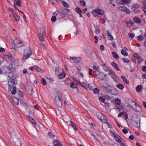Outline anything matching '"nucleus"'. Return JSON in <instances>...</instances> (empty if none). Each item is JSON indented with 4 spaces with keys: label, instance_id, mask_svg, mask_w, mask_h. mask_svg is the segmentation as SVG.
Returning <instances> with one entry per match:
<instances>
[{
    "label": "nucleus",
    "instance_id": "nucleus-1",
    "mask_svg": "<svg viewBox=\"0 0 146 146\" xmlns=\"http://www.w3.org/2000/svg\"><path fill=\"white\" fill-rule=\"evenodd\" d=\"M17 83V82L16 78L8 79V91L11 92L12 90L11 93L12 94L15 95L16 93V87L13 86L16 85Z\"/></svg>",
    "mask_w": 146,
    "mask_h": 146
},
{
    "label": "nucleus",
    "instance_id": "nucleus-2",
    "mask_svg": "<svg viewBox=\"0 0 146 146\" xmlns=\"http://www.w3.org/2000/svg\"><path fill=\"white\" fill-rule=\"evenodd\" d=\"M62 96V94L60 92H58L57 95L55 97V102L56 105L59 107H61L62 105V100L61 98Z\"/></svg>",
    "mask_w": 146,
    "mask_h": 146
},
{
    "label": "nucleus",
    "instance_id": "nucleus-3",
    "mask_svg": "<svg viewBox=\"0 0 146 146\" xmlns=\"http://www.w3.org/2000/svg\"><path fill=\"white\" fill-rule=\"evenodd\" d=\"M32 54V52H31L30 49L29 48L25 49L24 53V57L22 58V60L24 61L29 58L30 56Z\"/></svg>",
    "mask_w": 146,
    "mask_h": 146
},
{
    "label": "nucleus",
    "instance_id": "nucleus-4",
    "mask_svg": "<svg viewBox=\"0 0 146 146\" xmlns=\"http://www.w3.org/2000/svg\"><path fill=\"white\" fill-rule=\"evenodd\" d=\"M38 38L40 40L42 41H44V33L43 29L42 28H40L38 30Z\"/></svg>",
    "mask_w": 146,
    "mask_h": 146
},
{
    "label": "nucleus",
    "instance_id": "nucleus-5",
    "mask_svg": "<svg viewBox=\"0 0 146 146\" xmlns=\"http://www.w3.org/2000/svg\"><path fill=\"white\" fill-rule=\"evenodd\" d=\"M7 69L8 70V72H6V73L7 74V76L9 79H15V77L14 76L13 73L11 72V69L10 67H7Z\"/></svg>",
    "mask_w": 146,
    "mask_h": 146
},
{
    "label": "nucleus",
    "instance_id": "nucleus-6",
    "mask_svg": "<svg viewBox=\"0 0 146 146\" xmlns=\"http://www.w3.org/2000/svg\"><path fill=\"white\" fill-rule=\"evenodd\" d=\"M101 86L104 88L108 92H111L112 91L111 90L110 88V86L106 83H102L100 84Z\"/></svg>",
    "mask_w": 146,
    "mask_h": 146
},
{
    "label": "nucleus",
    "instance_id": "nucleus-7",
    "mask_svg": "<svg viewBox=\"0 0 146 146\" xmlns=\"http://www.w3.org/2000/svg\"><path fill=\"white\" fill-rule=\"evenodd\" d=\"M98 117L102 122L108 124V123L107 122V120L105 117V116L102 114H99L98 115Z\"/></svg>",
    "mask_w": 146,
    "mask_h": 146
},
{
    "label": "nucleus",
    "instance_id": "nucleus-8",
    "mask_svg": "<svg viewBox=\"0 0 146 146\" xmlns=\"http://www.w3.org/2000/svg\"><path fill=\"white\" fill-rule=\"evenodd\" d=\"M13 42L15 46L17 47H21L23 45V42L21 41H19L15 39L14 40Z\"/></svg>",
    "mask_w": 146,
    "mask_h": 146
},
{
    "label": "nucleus",
    "instance_id": "nucleus-9",
    "mask_svg": "<svg viewBox=\"0 0 146 146\" xmlns=\"http://www.w3.org/2000/svg\"><path fill=\"white\" fill-rule=\"evenodd\" d=\"M57 12L58 13H56L55 14L57 16L59 15V14H60L62 15V17H64L66 15V13L64 11V10L63 9L60 11H57Z\"/></svg>",
    "mask_w": 146,
    "mask_h": 146
},
{
    "label": "nucleus",
    "instance_id": "nucleus-10",
    "mask_svg": "<svg viewBox=\"0 0 146 146\" xmlns=\"http://www.w3.org/2000/svg\"><path fill=\"white\" fill-rule=\"evenodd\" d=\"M126 100L127 101L128 105L131 108H132V105L135 103V102L132 99L127 98Z\"/></svg>",
    "mask_w": 146,
    "mask_h": 146
},
{
    "label": "nucleus",
    "instance_id": "nucleus-11",
    "mask_svg": "<svg viewBox=\"0 0 146 146\" xmlns=\"http://www.w3.org/2000/svg\"><path fill=\"white\" fill-rule=\"evenodd\" d=\"M135 106V107L133 109L134 110H136L137 111H140L141 110V108L140 107L137 105L136 103L135 102L134 104Z\"/></svg>",
    "mask_w": 146,
    "mask_h": 146
},
{
    "label": "nucleus",
    "instance_id": "nucleus-12",
    "mask_svg": "<svg viewBox=\"0 0 146 146\" xmlns=\"http://www.w3.org/2000/svg\"><path fill=\"white\" fill-rule=\"evenodd\" d=\"M114 137L117 142L120 143L121 142V138L119 135L117 134L115 135Z\"/></svg>",
    "mask_w": 146,
    "mask_h": 146
},
{
    "label": "nucleus",
    "instance_id": "nucleus-13",
    "mask_svg": "<svg viewBox=\"0 0 146 146\" xmlns=\"http://www.w3.org/2000/svg\"><path fill=\"white\" fill-rule=\"evenodd\" d=\"M6 56L8 59L10 61H13L14 60L11 54L10 53L8 54L7 55H6Z\"/></svg>",
    "mask_w": 146,
    "mask_h": 146
},
{
    "label": "nucleus",
    "instance_id": "nucleus-14",
    "mask_svg": "<svg viewBox=\"0 0 146 146\" xmlns=\"http://www.w3.org/2000/svg\"><path fill=\"white\" fill-rule=\"evenodd\" d=\"M12 15L16 21H19V17L15 13H12Z\"/></svg>",
    "mask_w": 146,
    "mask_h": 146
},
{
    "label": "nucleus",
    "instance_id": "nucleus-15",
    "mask_svg": "<svg viewBox=\"0 0 146 146\" xmlns=\"http://www.w3.org/2000/svg\"><path fill=\"white\" fill-rule=\"evenodd\" d=\"M133 20L134 22L137 23H140L141 22L140 19L136 17H135L134 18Z\"/></svg>",
    "mask_w": 146,
    "mask_h": 146
},
{
    "label": "nucleus",
    "instance_id": "nucleus-16",
    "mask_svg": "<svg viewBox=\"0 0 146 146\" xmlns=\"http://www.w3.org/2000/svg\"><path fill=\"white\" fill-rule=\"evenodd\" d=\"M116 87L121 90H123L124 88V86L120 83L117 84L116 85Z\"/></svg>",
    "mask_w": 146,
    "mask_h": 146
},
{
    "label": "nucleus",
    "instance_id": "nucleus-17",
    "mask_svg": "<svg viewBox=\"0 0 146 146\" xmlns=\"http://www.w3.org/2000/svg\"><path fill=\"white\" fill-rule=\"evenodd\" d=\"M94 12L96 13H98L101 15H103L104 13L103 12H102L101 10L99 9H95L94 10Z\"/></svg>",
    "mask_w": 146,
    "mask_h": 146
},
{
    "label": "nucleus",
    "instance_id": "nucleus-18",
    "mask_svg": "<svg viewBox=\"0 0 146 146\" xmlns=\"http://www.w3.org/2000/svg\"><path fill=\"white\" fill-rule=\"evenodd\" d=\"M111 65L113 66L114 68L116 69L117 70L119 71V69L118 66L117 64L114 62H112L111 64Z\"/></svg>",
    "mask_w": 146,
    "mask_h": 146
},
{
    "label": "nucleus",
    "instance_id": "nucleus-19",
    "mask_svg": "<svg viewBox=\"0 0 146 146\" xmlns=\"http://www.w3.org/2000/svg\"><path fill=\"white\" fill-rule=\"evenodd\" d=\"M104 74L102 72L100 73L98 75V78L100 80H104Z\"/></svg>",
    "mask_w": 146,
    "mask_h": 146
},
{
    "label": "nucleus",
    "instance_id": "nucleus-20",
    "mask_svg": "<svg viewBox=\"0 0 146 146\" xmlns=\"http://www.w3.org/2000/svg\"><path fill=\"white\" fill-rule=\"evenodd\" d=\"M121 53L122 55L125 56L128 55V53L127 52L123 49H122L121 50Z\"/></svg>",
    "mask_w": 146,
    "mask_h": 146
},
{
    "label": "nucleus",
    "instance_id": "nucleus-21",
    "mask_svg": "<svg viewBox=\"0 0 146 146\" xmlns=\"http://www.w3.org/2000/svg\"><path fill=\"white\" fill-rule=\"evenodd\" d=\"M111 54L113 57L115 59H118L119 58V56L117 53L115 52H112Z\"/></svg>",
    "mask_w": 146,
    "mask_h": 146
},
{
    "label": "nucleus",
    "instance_id": "nucleus-22",
    "mask_svg": "<svg viewBox=\"0 0 146 146\" xmlns=\"http://www.w3.org/2000/svg\"><path fill=\"white\" fill-rule=\"evenodd\" d=\"M142 89V86L141 85H138L136 88V90L137 92H140Z\"/></svg>",
    "mask_w": 146,
    "mask_h": 146
},
{
    "label": "nucleus",
    "instance_id": "nucleus-23",
    "mask_svg": "<svg viewBox=\"0 0 146 146\" xmlns=\"http://www.w3.org/2000/svg\"><path fill=\"white\" fill-rule=\"evenodd\" d=\"M121 78L123 80V82L126 83L127 84H128L129 82L127 80L125 77L124 76H121Z\"/></svg>",
    "mask_w": 146,
    "mask_h": 146
},
{
    "label": "nucleus",
    "instance_id": "nucleus-24",
    "mask_svg": "<svg viewBox=\"0 0 146 146\" xmlns=\"http://www.w3.org/2000/svg\"><path fill=\"white\" fill-rule=\"evenodd\" d=\"M76 82H77V83L82 87H83V88H87L85 86H84V85L83 84V82L81 83V82H80V81H79L78 80H76Z\"/></svg>",
    "mask_w": 146,
    "mask_h": 146
},
{
    "label": "nucleus",
    "instance_id": "nucleus-25",
    "mask_svg": "<svg viewBox=\"0 0 146 146\" xmlns=\"http://www.w3.org/2000/svg\"><path fill=\"white\" fill-rule=\"evenodd\" d=\"M70 125L75 131L77 130V129L76 127V125L73 123L72 121H70Z\"/></svg>",
    "mask_w": 146,
    "mask_h": 146
},
{
    "label": "nucleus",
    "instance_id": "nucleus-26",
    "mask_svg": "<svg viewBox=\"0 0 146 146\" xmlns=\"http://www.w3.org/2000/svg\"><path fill=\"white\" fill-rule=\"evenodd\" d=\"M121 100L119 98H117L115 100V103L116 105L119 106L121 103Z\"/></svg>",
    "mask_w": 146,
    "mask_h": 146
},
{
    "label": "nucleus",
    "instance_id": "nucleus-27",
    "mask_svg": "<svg viewBox=\"0 0 146 146\" xmlns=\"http://www.w3.org/2000/svg\"><path fill=\"white\" fill-rule=\"evenodd\" d=\"M13 100L14 101V102L16 103V104L18 105L19 104V100L16 97H13Z\"/></svg>",
    "mask_w": 146,
    "mask_h": 146
},
{
    "label": "nucleus",
    "instance_id": "nucleus-28",
    "mask_svg": "<svg viewBox=\"0 0 146 146\" xmlns=\"http://www.w3.org/2000/svg\"><path fill=\"white\" fill-rule=\"evenodd\" d=\"M81 58L80 57H78V58H75V63H79L81 61Z\"/></svg>",
    "mask_w": 146,
    "mask_h": 146
},
{
    "label": "nucleus",
    "instance_id": "nucleus-29",
    "mask_svg": "<svg viewBox=\"0 0 146 146\" xmlns=\"http://www.w3.org/2000/svg\"><path fill=\"white\" fill-rule=\"evenodd\" d=\"M139 7V6L137 4H135L133 5L132 8V10H133L134 11H135V10L136 9L138 8Z\"/></svg>",
    "mask_w": 146,
    "mask_h": 146
},
{
    "label": "nucleus",
    "instance_id": "nucleus-30",
    "mask_svg": "<svg viewBox=\"0 0 146 146\" xmlns=\"http://www.w3.org/2000/svg\"><path fill=\"white\" fill-rule=\"evenodd\" d=\"M62 3L63 5L65 7L67 8H69V5L66 2L64 1H62Z\"/></svg>",
    "mask_w": 146,
    "mask_h": 146
},
{
    "label": "nucleus",
    "instance_id": "nucleus-31",
    "mask_svg": "<svg viewBox=\"0 0 146 146\" xmlns=\"http://www.w3.org/2000/svg\"><path fill=\"white\" fill-rule=\"evenodd\" d=\"M93 92L95 94H98L99 92V90L97 88H95L92 90Z\"/></svg>",
    "mask_w": 146,
    "mask_h": 146
},
{
    "label": "nucleus",
    "instance_id": "nucleus-32",
    "mask_svg": "<svg viewBox=\"0 0 146 146\" xmlns=\"http://www.w3.org/2000/svg\"><path fill=\"white\" fill-rule=\"evenodd\" d=\"M76 12L78 14H80L82 13V11L81 9L79 7H76Z\"/></svg>",
    "mask_w": 146,
    "mask_h": 146
},
{
    "label": "nucleus",
    "instance_id": "nucleus-33",
    "mask_svg": "<svg viewBox=\"0 0 146 146\" xmlns=\"http://www.w3.org/2000/svg\"><path fill=\"white\" fill-rule=\"evenodd\" d=\"M79 3H80V4L83 6H84L86 5V3L84 1H79Z\"/></svg>",
    "mask_w": 146,
    "mask_h": 146
},
{
    "label": "nucleus",
    "instance_id": "nucleus-34",
    "mask_svg": "<svg viewBox=\"0 0 146 146\" xmlns=\"http://www.w3.org/2000/svg\"><path fill=\"white\" fill-rule=\"evenodd\" d=\"M138 121H134L133 123L134 126L135 127H138L139 126Z\"/></svg>",
    "mask_w": 146,
    "mask_h": 146
},
{
    "label": "nucleus",
    "instance_id": "nucleus-35",
    "mask_svg": "<svg viewBox=\"0 0 146 146\" xmlns=\"http://www.w3.org/2000/svg\"><path fill=\"white\" fill-rule=\"evenodd\" d=\"M21 105L23 108L25 109H26L27 108V104L25 103H23Z\"/></svg>",
    "mask_w": 146,
    "mask_h": 146
},
{
    "label": "nucleus",
    "instance_id": "nucleus-36",
    "mask_svg": "<svg viewBox=\"0 0 146 146\" xmlns=\"http://www.w3.org/2000/svg\"><path fill=\"white\" fill-rule=\"evenodd\" d=\"M42 83L44 86H45L46 84V81L45 79L44 78H42Z\"/></svg>",
    "mask_w": 146,
    "mask_h": 146
},
{
    "label": "nucleus",
    "instance_id": "nucleus-37",
    "mask_svg": "<svg viewBox=\"0 0 146 146\" xmlns=\"http://www.w3.org/2000/svg\"><path fill=\"white\" fill-rule=\"evenodd\" d=\"M127 7L124 6H123L122 7H120L119 9L120 10L125 11Z\"/></svg>",
    "mask_w": 146,
    "mask_h": 146
},
{
    "label": "nucleus",
    "instance_id": "nucleus-38",
    "mask_svg": "<svg viewBox=\"0 0 146 146\" xmlns=\"http://www.w3.org/2000/svg\"><path fill=\"white\" fill-rule=\"evenodd\" d=\"M16 5L17 6H21V0H16Z\"/></svg>",
    "mask_w": 146,
    "mask_h": 146
},
{
    "label": "nucleus",
    "instance_id": "nucleus-39",
    "mask_svg": "<svg viewBox=\"0 0 146 146\" xmlns=\"http://www.w3.org/2000/svg\"><path fill=\"white\" fill-rule=\"evenodd\" d=\"M75 58H74L73 57H70V58H69V60L72 63H75Z\"/></svg>",
    "mask_w": 146,
    "mask_h": 146
},
{
    "label": "nucleus",
    "instance_id": "nucleus-40",
    "mask_svg": "<svg viewBox=\"0 0 146 146\" xmlns=\"http://www.w3.org/2000/svg\"><path fill=\"white\" fill-rule=\"evenodd\" d=\"M19 12H20L22 14H23V18L24 19V21L25 22V23H27V21L26 20V16H25V15L24 12H22V11H19Z\"/></svg>",
    "mask_w": 146,
    "mask_h": 146
},
{
    "label": "nucleus",
    "instance_id": "nucleus-41",
    "mask_svg": "<svg viewBox=\"0 0 146 146\" xmlns=\"http://www.w3.org/2000/svg\"><path fill=\"white\" fill-rule=\"evenodd\" d=\"M143 36L141 35H139L137 36V39L139 40H143Z\"/></svg>",
    "mask_w": 146,
    "mask_h": 146
},
{
    "label": "nucleus",
    "instance_id": "nucleus-42",
    "mask_svg": "<svg viewBox=\"0 0 146 146\" xmlns=\"http://www.w3.org/2000/svg\"><path fill=\"white\" fill-rule=\"evenodd\" d=\"M100 30L99 28H96V29L95 32L97 34H99L100 33Z\"/></svg>",
    "mask_w": 146,
    "mask_h": 146
},
{
    "label": "nucleus",
    "instance_id": "nucleus-43",
    "mask_svg": "<svg viewBox=\"0 0 146 146\" xmlns=\"http://www.w3.org/2000/svg\"><path fill=\"white\" fill-rule=\"evenodd\" d=\"M65 74H62L61 73H60L59 75H58V77L60 78V79L63 78L65 76Z\"/></svg>",
    "mask_w": 146,
    "mask_h": 146
},
{
    "label": "nucleus",
    "instance_id": "nucleus-44",
    "mask_svg": "<svg viewBox=\"0 0 146 146\" xmlns=\"http://www.w3.org/2000/svg\"><path fill=\"white\" fill-rule=\"evenodd\" d=\"M70 86L71 88H76V85L74 83H71L70 84Z\"/></svg>",
    "mask_w": 146,
    "mask_h": 146
},
{
    "label": "nucleus",
    "instance_id": "nucleus-45",
    "mask_svg": "<svg viewBox=\"0 0 146 146\" xmlns=\"http://www.w3.org/2000/svg\"><path fill=\"white\" fill-rule=\"evenodd\" d=\"M51 21L52 22H55L56 20V17L55 16H53L51 18Z\"/></svg>",
    "mask_w": 146,
    "mask_h": 146
},
{
    "label": "nucleus",
    "instance_id": "nucleus-46",
    "mask_svg": "<svg viewBox=\"0 0 146 146\" xmlns=\"http://www.w3.org/2000/svg\"><path fill=\"white\" fill-rule=\"evenodd\" d=\"M129 36L131 38H133L135 36V34L134 33H129L128 34Z\"/></svg>",
    "mask_w": 146,
    "mask_h": 146
},
{
    "label": "nucleus",
    "instance_id": "nucleus-47",
    "mask_svg": "<svg viewBox=\"0 0 146 146\" xmlns=\"http://www.w3.org/2000/svg\"><path fill=\"white\" fill-rule=\"evenodd\" d=\"M137 59L138 62L139 63H141L143 60V59L141 58L140 56H139V57Z\"/></svg>",
    "mask_w": 146,
    "mask_h": 146
},
{
    "label": "nucleus",
    "instance_id": "nucleus-48",
    "mask_svg": "<svg viewBox=\"0 0 146 146\" xmlns=\"http://www.w3.org/2000/svg\"><path fill=\"white\" fill-rule=\"evenodd\" d=\"M99 99L101 101L102 103H104L105 102V99L102 97H100L99 98Z\"/></svg>",
    "mask_w": 146,
    "mask_h": 146
},
{
    "label": "nucleus",
    "instance_id": "nucleus-49",
    "mask_svg": "<svg viewBox=\"0 0 146 146\" xmlns=\"http://www.w3.org/2000/svg\"><path fill=\"white\" fill-rule=\"evenodd\" d=\"M123 62L125 63H128L129 62V60H128V59L126 58H123Z\"/></svg>",
    "mask_w": 146,
    "mask_h": 146
},
{
    "label": "nucleus",
    "instance_id": "nucleus-50",
    "mask_svg": "<svg viewBox=\"0 0 146 146\" xmlns=\"http://www.w3.org/2000/svg\"><path fill=\"white\" fill-rule=\"evenodd\" d=\"M108 74L110 75L111 76H113V71L111 70H110L108 71Z\"/></svg>",
    "mask_w": 146,
    "mask_h": 146
},
{
    "label": "nucleus",
    "instance_id": "nucleus-51",
    "mask_svg": "<svg viewBox=\"0 0 146 146\" xmlns=\"http://www.w3.org/2000/svg\"><path fill=\"white\" fill-rule=\"evenodd\" d=\"M48 134L49 137L51 138H52L54 136V135H52L50 131L48 132Z\"/></svg>",
    "mask_w": 146,
    "mask_h": 146
},
{
    "label": "nucleus",
    "instance_id": "nucleus-52",
    "mask_svg": "<svg viewBox=\"0 0 146 146\" xmlns=\"http://www.w3.org/2000/svg\"><path fill=\"white\" fill-rule=\"evenodd\" d=\"M28 92L30 95H32L33 93V89L31 88V90H29Z\"/></svg>",
    "mask_w": 146,
    "mask_h": 146
},
{
    "label": "nucleus",
    "instance_id": "nucleus-53",
    "mask_svg": "<svg viewBox=\"0 0 146 146\" xmlns=\"http://www.w3.org/2000/svg\"><path fill=\"white\" fill-rule=\"evenodd\" d=\"M139 56H139V55L138 54L136 53L134 54L133 55V57L136 59L138 58L139 57Z\"/></svg>",
    "mask_w": 146,
    "mask_h": 146
},
{
    "label": "nucleus",
    "instance_id": "nucleus-54",
    "mask_svg": "<svg viewBox=\"0 0 146 146\" xmlns=\"http://www.w3.org/2000/svg\"><path fill=\"white\" fill-rule=\"evenodd\" d=\"M55 143H56V144H58L59 143H60L59 141L57 139H55L54 140L53 142V144H54Z\"/></svg>",
    "mask_w": 146,
    "mask_h": 146
},
{
    "label": "nucleus",
    "instance_id": "nucleus-55",
    "mask_svg": "<svg viewBox=\"0 0 146 146\" xmlns=\"http://www.w3.org/2000/svg\"><path fill=\"white\" fill-rule=\"evenodd\" d=\"M123 133L125 134H126L128 133V130L126 129H123L122 131Z\"/></svg>",
    "mask_w": 146,
    "mask_h": 146
},
{
    "label": "nucleus",
    "instance_id": "nucleus-56",
    "mask_svg": "<svg viewBox=\"0 0 146 146\" xmlns=\"http://www.w3.org/2000/svg\"><path fill=\"white\" fill-rule=\"evenodd\" d=\"M131 1L130 0H122L123 2L125 3H129Z\"/></svg>",
    "mask_w": 146,
    "mask_h": 146
},
{
    "label": "nucleus",
    "instance_id": "nucleus-57",
    "mask_svg": "<svg viewBox=\"0 0 146 146\" xmlns=\"http://www.w3.org/2000/svg\"><path fill=\"white\" fill-rule=\"evenodd\" d=\"M142 70L143 71L146 72V66H143L142 67Z\"/></svg>",
    "mask_w": 146,
    "mask_h": 146
},
{
    "label": "nucleus",
    "instance_id": "nucleus-58",
    "mask_svg": "<svg viewBox=\"0 0 146 146\" xmlns=\"http://www.w3.org/2000/svg\"><path fill=\"white\" fill-rule=\"evenodd\" d=\"M93 69L94 70H99V68L98 66H94L93 67Z\"/></svg>",
    "mask_w": 146,
    "mask_h": 146
},
{
    "label": "nucleus",
    "instance_id": "nucleus-59",
    "mask_svg": "<svg viewBox=\"0 0 146 146\" xmlns=\"http://www.w3.org/2000/svg\"><path fill=\"white\" fill-rule=\"evenodd\" d=\"M18 92L19 95L21 97H23V95L22 92L20 91H19Z\"/></svg>",
    "mask_w": 146,
    "mask_h": 146
},
{
    "label": "nucleus",
    "instance_id": "nucleus-60",
    "mask_svg": "<svg viewBox=\"0 0 146 146\" xmlns=\"http://www.w3.org/2000/svg\"><path fill=\"white\" fill-rule=\"evenodd\" d=\"M94 39H95V43H97L98 42V37L96 36H94Z\"/></svg>",
    "mask_w": 146,
    "mask_h": 146
},
{
    "label": "nucleus",
    "instance_id": "nucleus-61",
    "mask_svg": "<svg viewBox=\"0 0 146 146\" xmlns=\"http://www.w3.org/2000/svg\"><path fill=\"white\" fill-rule=\"evenodd\" d=\"M125 12L126 13L129 14L130 13V11L127 8H126V9L125 11Z\"/></svg>",
    "mask_w": 146,
    "mask_h": 146
},
{
    "label": "nucleus",
    "instance_id": "nucleus-62",
    "mask_svg": "<svg viewBox=\"0 0 146 146\" xmlns=\"http://www.w3.org/2000/svg\"><path fill=\"white\" fill-rule=\"evenodd\" d=\"M104 105L106 107H108L110 106V104H109V103L107 102H105L104 103Z\"/></svg>",
    "mask_w": 146,
    "mask_h": 146
},
{
    "label": "nucleus",
    "instance_id": "nucleus-63",
    "mask_svg": "<svg viewBox=\"0 0 146 146\" xmlns=\"http://www.w3.org/2000/svg\"><path fill=\"white\" fill-rule=\"evenodd\" d=\"M109 38L110 40L112 41L113 40V38L112 35L109 36Z\"/></svg>",
    "mask_w": 146,
    "mask_h": 146
},
{
    "label": "nucleus",
    "instance_id": "nucleus-64",
    "mask_svg": "<svg viewBox=\"0 0 146 146\" xmlns=\"http://www.w3.org/2000/svg\"><path fill=\"white\" fill-rule=\"evenodd\" d=\"M100 48L101 50L103 51L104 49V46L103 45H101L100 46Z\"/></svg>",
    "mask_w": 146,
    "mask_h": 146
}]
</instances>
